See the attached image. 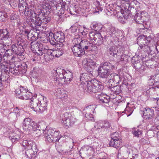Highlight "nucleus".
I'll use <instances>...</instances> for the list:
<instances>
[{
  "mask_svg": "<svg viewBox=\"0 0 159 159\" xmlns=\"http://www.w3.org/2000/svg\"><path fill=\"white\" fill-rule=\"evenodd\" d=\"M55 95L58 98L63 100L66 99L67 97V92L63 89L58 88L55 90Z\"/></svg>",
  "mask_w": 159,
  "mask_h": 159,
  "instance_id": "f3484780",
  "label": "nucleus"
},
{
  "mask_svg": "<svg viewBox=\"0 0 159 159\" xmlns=\"http://www.w3.org/2000/svg\"><path fill=\"white\" fill-rule=\"evenodd\" d=\"M27 91H28V89L26 88H24L23 87L20 86V87L15 91L16 96L18 97V96L23 95V94H24L26 93Z\"/></svg>",
  "mask_w": 159,
  "mask_h": 159,
  "instance_id": "c756f323",
  "label": "nucleus"
},
{
  "mask_svg": "<svg viewBox=\"0 0 159 159\" xmlns=\"http://www.w3.org/2000/svg\"><path fill=\"white\" fill-rule=\"evenodd\" d=\"M61 9L62 10H64L65 9V5L64 4H61Z\"/></svg>",
  "mask_w": 159,
  "mask_h": 159,
  "instance_id": "338daca9",
  "label": "nucleus"
},
{
  "mask_svg": "<svg viewBox=\"0 0 159 159\" xmlns=\"http://www.w3.org/2000/svg\"><path fill=\"white\" fill-rule=\"evenodd\" d=\"M150 48L147 45L144 44V45L142 46L141 49L144 51H148L150 50Z\"/></svg>",
  "mask_w": 159,
  "mask_h": 159,
  "instance_id": "3c124183",
  "label": "nucleus"
},
{
  "mask_svg": "<svg viewBox=\"0 0 159 159\" xmlns=\"http://www.w3.org/2000/svg\"><path fill=\"white\" fill-rule=\"evenodd\" d=\"M7 16V14L0 12V22L4 21Z\"/></svg>",
  "mask_w": 159,
  "mask_h": 159,
  "instance_id": "37998d69",
  "label": "nucleus"
},
{
  "mask_svg": "<svg viewBox=\"0 0 159 159\" xmlns=\"http://www.w3.org/2000/svg\"><path fill=\"white\" fill-rule=\"evenodd\" d=\"M50 34L49 36V37H48V38H49V42H50V43L52 45H55V42L52 39L51 40L50 39V34ZM51 39H52L51 38Z\"/></svg>",
  "mask_w": 159,
  "mask_h": 159,
  "instance_id": "bf43d9fd",
  "label": "nucleus"
},
{
  "mask_svg": "<svg viewBox=\"0 0 159 159\" xmlns=\"http://www.w3.org/2000/svg\"><path fill=\"white\" fill-rule=\"evenodd\" d=\"M39 101L36 98H34L30 102V107L35 111L41 112L39 105Z\"/></svg>",
  "mask_w": 159,
  "mask_h": 159,
  "instance_id": "aec40b11",
  "label": "nucleus"
},
{
  "mask_svg": "<svg viewBox=\"0 0 159 159\" xmlns=\"http://www.w3.org/2000/svg\"><path fill=\"white\" fill-rule=\"evenodd\" d=\"M105 37L104 38L102 37L101 35H100V37L98 38V39H97L96 40V41L99 44H101L103 42L105 41H107L108 39H105Z\"/></svg>",
  "mask_w": 159,
  "mask_h": 159,
  "instance_id": "49530a36",
  "label": "nucleus"
},
{
  "mask_svg": "<svg viewBox=\"0 0 159 159\" xmlns=\"http://www.w3.org/2000/svg\"><path fill=\"white\" fill-rule=\"evenodd\" d=\"M6 53L7 54V55L9 56H11L13 54H14L12 50V49H8L6 50Z\"/></svg>",
  "mask_w": 159,
  "mask_h": 159,
  "instance_id": "5fc2aeb1",
  "label": "nucleus"
},
{
  "mask_svg": "<svg viewBox=\"0 0 159 159\" xmlns=\"http://www.w3.org/2000/svg\"><path fill=\"white\" fill-rule=\"evenodd\" d=\"M75 121V118L67 112L64 113L61 116V122L66 128L73 125Z\"/></svg>",
  "mask_w": 159,
  "mask_h": 159,
  "instance_id": "0eeeda50",
  "label": "nucleus"
},
{
  "mask_svg": "<svg viewBox=\"0 0 159 159\" xmlns=\"http://www.w3.org/2000/svg\"><path fill=\"white\" fill-rule=\"evenodd\" d=\"M80 45L85 50H92L94 45L88 41L87 40L82 39L81 38H76Z\"/></svg>",
  "mask_w": 159,
  "mask_h": 159,
  "instance_id": "ddd939ff",
  "label": "nucleus"
},
{
  "mask_svg": "<svg viewBox=\"0 0 159 159\" xmlns=\"http://www.w3.org/2000/svg\"><path fill=\"white\" fill-rule=\"evenodd\" d=\"M102 9L100 7H96L95 9V12H98L99 13V11H102Z\"/></svg>",
  "mask_w": 159,
  "mask_h": 159,
  "instance_id": "052dcab7",
  "label": "nucleus"
},
{
  "mask_svg": "<svg viewBox=\"0 0 159 159\" xmlns=\"http://www.w3.org/2000/svg\"><path fill=\"white\" fill-rule=\"evenodd\" d=\"M107 34L105 36V39H111L112 38L115 36L116 31L115 28L112 26L109 25L106 29Z\"/></svg>",
  "mask_w": 159,
  "mask_h": 159,
  "instance_id": "a211bd4d",
  "label": "nucleus"
},
{
  "mask_svg": "<svg viewBox=\"0 0 159 159\" xmlns=\"http://www.w3.org/2000/svg\"><path fill=\"white\" fill-rule=\"evenodd\" d=\"M102 25L101 24H98L96 23H93L90 26L91 28L93 29H94L93 31H99L101 30L102 28Z\"/></svg>",
  "mask_w": 159,
  "mask_h": 159,
  "instance_id": "72a5a7b5",
  "label": "nucleus"
},
{
  "mask_svg": "<svg viewBox=\"0 0 159 159\" xmlns=\"http://www.w3.org/2000/svg\"><path fill=\"white\" fill-rule=\"evenodd\" d=\"M25 0H19V3L21 4H23V3L25 2Z\"/></svg>",
  "mask_w": 159,
  "mask_h": 159,
  "instance_id": "774afa93",
  "label": "nucleus"
},
{
  "mask_svg": "<svg viewBox=\"0 0 159 159\" xmlns=\"http://www.w3.org/2000/svg\"><path fill=\"white\" fill-rule=\"evenodd\" d=\"M11 47L13 53L19 55H21L22 52L20 50V48L17 47L14 44L12 45Z\"/></svg>",
  "mask_w": 159,
  "mask_h": 159,
  "instance_id": "f704fd0d",
  "label": "nucleus"
},
{
  "mask_svg": "<svg viewBox=\"0 0 159 159\" xmlns=\"http://www.w3.org/2000/svg\"><path fill=\"white\" fill-rule=\"evenodd\" d=\"M85 27H82L81 26H80L79 29V33L82 34V32L83 31Z\"/></svg>",
  "mask_w": 159,
  "mask_h": 159,
  "instance_id": "0e129e2a",
  "label": "nucleus"
},
{
  "mask_svg": "<svg viewBox=\"0 0 159 159\" xmlns=\"http://www.w3.org/2000/svg\"><path fill=\"white\" fill-rule=\"evenodd\" d=\"M142 18V16L140 15H136L135 17V20L137 24H141L144 21Z\"/></svg>",
  "mask_w": 159,
  "mask_h": 159,
  "instance_id": "ea45409f",
  "label": "nucleus"
},
{
  "mask_svg": "<svg viewBox=\"0 0 159 159\" xmlns=\"http://www.w3.org/2000/svg\"><path fill=\"white\" fill-rule=\"evenodd\" d=\"M29 15L31 21L35 26H40L42 23L46 24L49 21L51 18L47 15L42 14L40 15H37L33 11H29Z\"/></svg>",
  "mask_w": 159,
  "mask_h": 159,
  "instance_id": "f03ea898",
  "label": "nucleus"
},
{
  "mask_svg": "<svg viewBox=\"0 0 159 159\" xmlns=\"http://www.w3.org/2000/svg\"><path fill=\"white\" fill-rule=\"evenodd\" d=\"M101 34L99 33H97L96 31H93L89 33V36L90 40H93L96 41L98 38L100 37Z\"/></svg>",
  "mask_w": 159,
  "mask_h": 159,
  "instance_id": "c85d7f7f",
  "label": "nucleus"
},
{
  "mask_svg": "<svg viewBox=\"0 0 159 159\" xmlns=\"http://www.w3.org/2000/svg\"><path fill=\"white\" fill-rule=\"evenodd\" d=\"M102 85L98 84L97 81L94 79L89 81L87 84L86 87L84 88L90 92L96 93L101 91L103 89Z\"/></svg>",
  "mask_w": 159,
  "mask_h": 159,
  "instance_id": "423d86ee",
  "label": "nucleus"
},
{
  "mask_svg": "<svg viewBox=\"0 0 159 159\" xmlns=\"http://www.w3.org/2000/svg\"><path fill=\"white\" fill-rule=\"evenodd\" d=\"M108 51L111 55L113 56L116 54L117 55L120 56L121 57H122L123 53L122 54H121V55H120L118 52H116V50L115 47L114 45L112 46L109 48L108 50Z\"/></svg>",
  "mask_w": 159,
  "mask_h": 159,
  "instance_id": "7c9ffc66",
  "label": "nucleus"
},
{
  "mask_svg": "<svg viewBox=\"0 0 159 159\" xmlns=\"http://www.w3.org/2000/svg\"><path fill=\"white\" fill-rule=\"evenodd\" d=\"M38 100L39 101V105L40 104L39 106L41 112L45 111L46 109L47 106V98L41 95Z\"/></svg>",
  "mask_w": 159,
  "mask_h": 159,
  "instance_id": "6ab92c4d",
  "label": "nucleus"
},
{
  "mask_svg": "<svg viewBox=\"0 0 159 159\" xmlns=\"http://www.w3.org/2000/svg\"><path fill=\"white\" fill-rule=\"evenodd\" d=\"M87 30H88L85 28L84 29L83 31L82 32L81 34L83 36H86V35L87 34L88 32Z\"/></svg>",
  "mask_w": 159,
  "mask_h": 159,
  "instance_id": "6e6d98bb",
  "label": "nucleus"
},
{
  "mask_svg": "<svg viewBox=\"0 0 159 159\" xmlns=\"http://www.w3.org/2000/svg\"><path fill=\"white\" fill-rule=\"evenodd\" d=\"M43 134L45 137L46 141L50 143L57 142L58 138H60L59 131H56L52 128L43 130L42 134Z\"/></svg>",
  "mask_w": 159,
  "mask_h": 159,
  "instance_id": "39448f33",
  "label": "nucleus"
},
{
  "mask_svg": "<svg viewBox=\"0 0 159 159\" xmlns=\"http://www.w3.org/2000/svg\"><path fill=\"white\" fill-rule=\"evenodd\" d=\"M146 38L145 37L144 35H141L139 36L137 39V42L138 43L141 44L144 43L143 41Z\"/></svg>",
  "mask_w": 159,
  "mask_h": 159,
  "instance_id": "a18cd8bd",
  "label": "nucleus"
},
{
  "mask_svg": "<svg viewBox=\"0 0 159 159\" xmlns=\"http://www.w3.org/2000/svg\"><path fill=\"white\" fill-rule=\"evenodd\" d=\"M111 140H118L120 139L119 136L117 132H115L111 135Z\"/></svg>",
  "mask_w": 159,
  "mask_h": 159,
  "instance_id": "c03bdc74",
  "label": "nucleus"
},
{
  "mask_svg": "<svg viewBox=\"0 0 159 159\" xmlns=\"http://www.w3.org/2000/svg\"><path fill=\"white\" fill-rule=\"evenodd\" d=\"M96 107V105H92L88 106L84 108L83 113L88 120H92L93 117V113Z\"/></svg>",
  "mask_w": 159,
  "mask_h": 159,
  "instance_id": "f8f14e48",
  "label": "nucleus"
},
{
  "mask_svg": "<svg viewBox=\"0 0 159 159\" xmlns=\"http://www.w3.org/2000/svg\"><path fill=\"white\" fill-rule=\"evenodd\" d=\"M111 126L110 123L107 120H105V124L104 125V129H107Z\"/></svg>",
  "mask_w": 159,
  "mask_h": 159,
  "instance_id": "8fccbe9b",
  "label": "nucleus"
},
{
  "mask_svg": "<svg viewBox=\"0 0 159 159\" xmlns=\"http://www.w3.org/2000/svg\"><path fill=\"white\" fill-rule=\"evenodd\" d=\"M154 91V89L153 87H150L149 89L147 90L146 91L147 93L148 94H151V93H152V92Z\"/></svg>",
  "mask_w": 159,
  "mask_h": 159,
  "instance_id": "864d4df0",
  "label": "nucleus"
},
{
  "mask_svg": "<svg viewBox=\"0 0 159 159\" xmlns=\"http://www.w3.org/2000/svg\"><path fill=\"white\" fill-rule=\"evenodd\" d=\"M74 45L71 47V50L75 56L81 57L85 54L84 49L80 45L78 40L76 38L73 40Z\"/></svg>",
  "mask_w": 159,
  "mask_h": 159,
  "instance_id": "6e6552de",
  "label": "nucleus"
},
{
  "mask_svg": "<svg viewBox=\"0 0 159 159\" xmlns=\"http://www.w3.org/2000/svg\"><path fill=\"white\" fill-rule=\"evenodd\" d=\"M134 149L135 148H133L131 146L129 147L128 148H127L126 152L128 154L131 153L133 155V151Z\"/></svg>",
  "mask_w": 159,
  "mask_h": 159,
  "instance_id": "de8ad7c7",
  "label": "nucleus"
},
{
  "mask_svg": "<svg viewBox=\"0 0 159 159\" xmlns=\"http://www.w3.org/2000/svg\"><path fill=\"white\" fill-rule=\"evenodd\" d=\"M105 78H107L108 80H109L110 82H111V80L118 84L120 82V77L115 73L110 74L109 77Z\"/></svg>",
  "mask_w": 159,
  "mask_h": 159,
  "instance_id": "b1692460",
  "label": "nucleus"
},
{
  "mask_svg": "<svg viewBox=\"0 0 159 159\" xmlns=\"http://www.w3.org/2000/svg\"><path fill=\"white\" fill-rule=\"evenodd\" d=\"M14 114L16 115V116L17 117V116H19V115L18 114L19 113V110L16 107L15 110H14Z\"/></svg>",
  "mask_w": 159,
  "mask_h": 159,
  "instance_id": "13d9d810",
  "label": "nucleus"
},
{
  "mask_svg": "<svg viewBox=\"0 0 159 159\" xmlns=\"http://www.w3.org/2000/svg\"><path fill=\"white\" fill-rule=\"evenodd\" d=\"M99 99V102L100 103H108L110 100V98L109 96L107 95L102 94L99 95L98 97Z\"/></svg>",
  "mask_w": 159,
  "mask_h": 159,
  "instance_id": "bb28decb",
  "label": "nucleus"
},
{
  "mask_svg": "<svg viewBox=\"0 0 159 159\" xmlns=\"http://www.w3.org/2000/svg\"><path fill=\"white\" fill-rule=\"evenodd\" d=\"M32 96V93L28 91H27L26 93H25L24 94H23V95L18 96V98L21 99L28 100Z\"/></svg>",
  "mask_w": 159,
  "mask_h": 159,
  "instance_id": "473e14b6",
  "label": "nucleus"
},
{
  "mask_svg": "<svg viewBox=\"0 0 159 159\" xmlns=\"http://www.w3.org/2000/svg\"><path fill=\"white\" fill-rule=\"evenodd\" d=\"M28 11H27V12H28V13H27V12H26V11H25V14H27V15L29 16V17L30 18V20H31V21H31V24H34V23H33V22L31 21V19H30V15H29L30 13H29V12H28ZM32 26H33V25H32ZM35 26V25H34V26Z\"/></svg>",
  "mask_w": 159,
  "mask_h": 159,
  "instance_id": "e2e57ef3",
  "label": "nucleus"
},
{
  "mask_svg": "<svg viewBox=\"0 0 159 159\" xmlns=\"http://www.w3.org/2000/svg\"><path fill=\"white\" fill-rule=\"evenodd\" d=\"M110 63L107 62L102 63L98 70L99 75L102 78L109 77L110 70L114 67Z\"/></svg>",
  "mask_w": 159,
  "mask_h": 159,
  "instance_id": "20e7f679",
  "label": "nucleus"
},
{
  "mask_svg": "<svg viewBox=\"0 0 159 159\" xmlns=\"http://www.w3.org/2000/svg\"><path fill=\"white\" fill-rule=\"evenodd\" d=\"M2 33L3 34H2V35L1 39L3 40V43H4L6 45L9 46L11 43V38L9 36L8 34L9 33L7 30H3L2 31Z\"/></svg>",
  "mask_w": 159,
  "mask_h": 159,
  "instance_id": "dca6fc26",
  "label": "nucleus"
},
{
  "mask_svg": "<svg viewBox=\"0 0 159 159\" xmlns=\"http://www.w3.org/2000/svg\"><path fill=\"white\" fill-rule=\"evenodd\" d=\"M65 72V70L61 68H57L56 70H53L52 71L51 74L52 76L56 77L54 78V80L57 84H62L63 83V80H64L62 78H63Z\"/></svg>",
  "mask_w": 159,
  "mask_h": 159,
  "instance_id": "1a4fd4ad",
  "label": "nucleus"
},
{
  "mask_svg": "<svg viewBox=\"0 0 159 159\" xmlns=\"http://www.w3.org/2000/svg\"><path fill=\"white\" fill-rule=\"evenodd\" d=\"M103 125L102 120H100L96 123L94 126L95 128L98 129H104V125Z\"/></svg>",
  "mask_w": 159,
  "mask_h": 159,
  "instance_id": "4c0bfd02",
  "label": "nucleus"
},
{
  "mask_svg": "<svg viewBox=\"0 0 159 159\" xmlns=\"http://www.w3.org/2000/svg\"><path fill=\"white\" fill-rule=\"evenodd\" d=\"M72 148H73V146H72L71 148H69L68 150H62L61 152L63 154L67 155L70 153V152L71 151V149H72Z\"/></svg>",
  "mask_w": 159,
  "mask_h": 159,
  "instance_id": "09e8293b",
  "label": "nucleus"
},
{
  "mask_svg": "<svg viewBox=\"0 0 159 159\" xmlns=\"http://www.w3.org/2000/svg\"><path fill=\"white\" fill-rule=\"evenodd\" d=\"M51 35H53V39L57 42L62 43L65 41V37L63 33L57 32L54 34H53L52 33H51ZM52 36V35H51Z\"/></svg>",
  "mask_w": 159,
  "mask_h": 159,
  "instance_id": "4be33fe9",
  "label": "nucleus"
},
{
  "mask_svg": "<svg viewBox=\"0 0 159 159\" xmlns=\"http://www.w3.org/2000/svg\"><path fill=\"white\" fill-rule=\"evenodd\" d=\"M14 134L11 139L12 142L18 140L22 138L23 136V133L21 132L19 129H16Z\"/></svg>",
  "mask_w": 159,
  "mask_h": 159,
  "instance_id": "a878e982",
  "label": "nucleus"
},
{
  "mask_svg": "<svg viewBox=\"0 0 159 159\" xmlns=\"http://www.w3.org/2000/svg\"><path fill=\"white\" fill-rule=\"evenodd\" d=\"M22 128L25 131L29 134L33 133V135L36 137L41 136L43 132V129H41L39 124L29 118L24 120Z\"/></svg>",
  "mask_w": 159,
  "mask_h": 159,
  "instance_id": "f257e3e1",
  "label": "nucleus"
},
{
  "mask_svg": "<svg viewBox=\"0 0 159 159\" xmlns=\"http://www.w3.org/2000/svg\"><path fill=\"white\" fill-rule=\"evenodd\" d=\"M49 49L48 48V49L47 50L46 52L45 53H43L44 55V59H45V60L47 61H51L54 57L53 56L51 53H49V52H48V50Z\"/></svg>",
  "mask_w": 159,
  "mask_h": 159,
  "instance_id": "2f4dec72",
  "label": "nucleus"
},
{
  "mask_svg": "<svg viewBox=\"0 0 159 159\" xmlns=\"http://www.w3.org/2000/svg\"><path fill=\"white\" fill-rule=\"evenodd\" d=\"M132 133L135 137H139L142 134V131L139 129H137L132 131Z\"/></svg>",
  "mask_w": 159,
  "mask_h": 159,
  "instance_id": "58836bf2",
  "label": "nucleus"
},
{
  "mask_svg": "<svg viewBox=\"0 0 159 159\" xmlns=\"http://www.w3.org/2000/svg\"><path fill=\"white\" fill-rule=\"evenodd\" d=\"M80 154H86L87 155L91 156H94L95 153V150L92 147L86 146L83 147L80 151Z\"/></svg>",
  "mask_w": 159,
  "mask_h": 159,
  "instance_id": "4468645a",
  "label": "nucleus"
},
{
  "mask_svg": "<svg viewBox=\"0 0 159 159\" xmlns=\"http://www.w3.org/2000/svg\"><path fill=\"white\" fill-rule=\"evenodd\" d=\"M156 82H157V81L154 80V78H151V79H150L149 80L148 83H152V84H150V85H154Z\"/></svg>",
  "mask_w": 159,
  "mask_h": 159,
  "instance_id": "4d7b16f0",
  "label": "nucleus"
},
{
  "mask_svg": "<svg viewBox=\"0 0 159 159\" xmlns=\"http://www.w3.org/2000/svg\"><path fill=\"white\" fill-rule=\"evenodd\" d=\"M144 118L146 119H151L154 116V111L153 109L149 108L144 109L143 111Z\"/></svg>",
  "mask_w": 159,
  "mask_h": 159,
  "instance_id": "412c9836",
  "label": "nucleus"
},
{
  "mask_svg": "<svg viewBox=\"0 0 159 159\" xmlns=\"http://www.w3.org/2000/svg\"><path fill=\"white\" fill-rule=\"evenodd\" d=\"M33 142L30 140H23L22 143H21L20 147L22 149L26 150L23 153L25 154V156L28 158H31L34 155L36 151H34L32 148Z\"/></svg>",
  "mask_w": 159,
  "mask_h": 159,
  "instance_id": "7ed1b4c3",
  "label": "nucleus"
},
{
  "mask_svg": "<svg viewBox=\"0 0 159 159\" xmlns=\"http://www.w3.org/2000/svg\"><path fill=\"white\" fill-rule=\"evenodd\" d=\"M28 11H27V12H28V13H27V12H26V11H25V14H27V15L29 16V17L30 18V20H31V21H31V24H34V23H33V22L31 21V19H30V15H29L30 13H29V12H28ZM32 26H33V25H32ZM35 26V25H34V26Z\"/></svg>",
  "mask_w": 159,
  "mask_h": 159,
  "instance_id": "680f3d73",
  "label": "nucleus"
},
{
  "mask_svg": "<svg viewBox=\"0 0 159 159\" xmlns=\"http://www.w3.org/2000/svg\"><path fill=\"white\" fill-rule=\"evenodd\" d=\"M82 65L84 68L88 72H89L91 75V72L96 65L95 62L92 60L88 59H84L83 60Z\"/></svg>",
  "mask_w": 159,
  "mask_h": 159,
  "instance_id": "9b49d317",
  "label": "nucleus"
},
{
  "mask_svg": "<svg viewBox=\"0 0 159 159\" xmlns=\"http://www.w3.org/2000/svg\"><path fill=\"white\" fill-rule=\"evenodd\" d=\"M129 104V103L128 102L127 103L126 107L124 111L122 112V113H123L125 111V113H126L127 112L129 113V114L127 115V116H130L133 112V110H132V108L128 106Z\"/></svg>",
  "mask_w": 159,
  "mask_h": 159,
  "instance_id": "a19ab883",
  "label": "nucleus"
},
{
  "mask_svg": "<svg viewBox=\"0 0 159 159\" xmlns=\"http://www.w3.org/2000/svg\"><path fill=\"white\" fill-rule=\"evenodd\" d=\"M90 74H88L86 73H83L80 76V85L83 88H85L86 87L87 83L89 81L90 79Z\"/></svg>",
  "mask_w": 159,
  "mask_h": 159,
  "instance_id": "2eb2a0df",
  "label": "nucleus"
},
{
  "mask_svg": "<svg viewBox=\"0 0 159 159\" xmlns=\"http://www.w3.org/2000/svg\"><path fill=\"white\" fill-rule=\"evenodd\" d=\"M25 34H28L30 33L29 30H25L24 31H23Z\"/></svg>",
  "mask_w": 159,
  "mask_h": 159,
  "instance_id": "69168bd1",
  "label": "nucleus"
},
{
  "mask_svg": "<svg viewBox=\"0 0 159 159\" xmlns=\"http://www.w3.org/2000/svg\"><path fill=\"white\" fill-rule=\"evenodd\" d=\"M76 6L74 7H71L70 8V13L71 15H76L78 12L77 9H76Z\"/></svg>",
  "mask_w": 159,
  "mask_h": 159,
  "instance_id": "79ce46f5",
  "label": "nucleus"
},
{
  "mask_svg": "<svg viewBox=\"0 0 159 159\" xmlns=\"http://www.w3.org/2000/svg\"><path fill=\"white\" fill-rule=\"evenodd\" d=\"M42 7L46 11H49L51 8V7L49 4L46 3L45 1H44L41 5Z\"/></svg>",
  "mask_w": 159,
  "mask_h": 159,
  "instance_id": "e433bc0d",
  "label": "nucleus"
},
{
  "mask_svg": "<svg viewBox=\"0 0 159 159\" xmlns=\"http://www.w3.org/2000/svg\"><path fill=\"white\" fill-rule=\"evenodd\" d=\"M111 89V90L113 91L116 93H119L121 92L120 87L119 86H115L112 87V85L111 84V86L110 85L109 87Z\"/></svg>",
  "mask_w": 159,
  "mask_h": 159,
  "instance_id": "c9c22d12",
  "label": "nucleus"
},
{
  "mask_svg": "<svg viewBox=\"0 0 159 159\" xmlns=\"http://www.w3.org/2000/svg\"><path fill=\"white\" fill-rule=\"evenodd\" d=\"M31 48L33 51H36L39 56H42L48 49V47H43V45L38 43L33 42L31 44Z\"/></svg>",
  "mask_w": 159,
  "mask_h": 159,
  "instance_id": "9d476101",
  "label": "nucleus"
},
{
  "mask_svg": "<svg viewBox=\"0 0 159 159\" xmlns=\"http://www.w3.org/2000/svg\"><path fill=\"white\" fill-rule=\"evenodd\" d=\"M70 30L72 33H74L77 30V28L75 26H72L70 29Z\"/></svg>",
  "mask_w": 159,
  "mask_h": 159,
  "instance_id": "603ef678",
  "label": "nucleus"
},
{
  "mask_svg": "<svg viewBox=\"0 0 159 159\" xmlns=\"http://www.w3.org/2000/svg\"><path fill=\"white\" fill-rule=\"evenodd\" d=\"M48 52H49L50 53L52 54L55 57H59L63 53V50L61 48H57L53 50L50 49H49Z\"/></svg>",
  "mask_w": 159,
  "mask_h": 159,
  "instance_id": "5701e85b",
  "label": "nucleus"
},
{
  "mask_svg": "<svg viewBox=\"0 0 159 159\" xmlns=\"http://www.w3.org/2000/svg\"><path fill=\"white\" fill-rule=\"evenodd\" d=\"M72 76V73L70 71L66 72L65 71L64 73L63 78H62V79L64 80H63V83L62 84L69 83L71 81Z\"/></svg>",
  "mask_w": 159,
  "mask_h": 159,
  "instance_id": "393cba45",
  "label": "nucleus"
},
{
  "mask_svg": "<svg viewBox=\"0 0 159 159\" xmlns=\"http://www.w3.org/2000/svg\"><path fill=\"white\" fill-rule=\"evenodd\" d=\"M110 146L116 148H117L122 146V143L120 140H111L109 143Z\"/></svg>",
  "mask_w": 159,
  "mask_h": 159,
  "instance_id": "cd10ccee",
  "label": "nucleus"
}]
</instances>
